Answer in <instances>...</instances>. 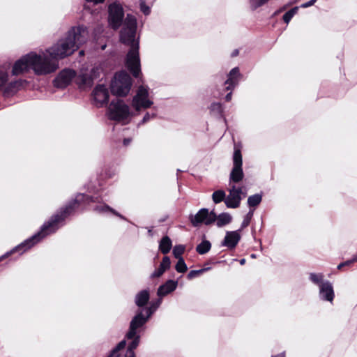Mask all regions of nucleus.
Listing matches in <instances>:
<instances>
[{
    "label": "nucleus",
    "instance_id": "37",
    "mask_svg": "<svg viewBox=\"0 0 357 357\" xmlns=\"http://www.w3.org/2000/svg\"><path fill=\"white\" fill-rule=\"evenodd\" d=\"M253 217V211H250L245 216L244 219H243V221L241 224V229H239V231H241L242 229H245V227H248L250 222H251V220Z\"/></svg>",
    "mask_w": 357,
    "mask_h": 357
},
{
    "label": "nucleus",
    "instance_id": "28",
    "mask_svg": "<svg viewBox=\"0 0 357 357\" xmlns=\"http://www.w3.org/2000/svg\"><path fill=\"white\" fill-rule=\"evenodd\" d=\"M262 200V195L260 194H255L251 195L248 199V204L249 207H256L257 206Z\"/></svg>",
    "mask_w": 357,
    "mask_h": 357
},
{
    "label": "nucleus",
    "instance_id": "25",
    "mask_svg": "<svg viewBox=\"0 0 357 357\" xmlns=\"http://www.w3.org/2000/svg\"><path fill=\"white\" fill-rule=\"evenodd\" d=\"M232 218L228 213H222L220 215H216V225L218 227H222L231 222Z\"/></svg>",
    "mask_w": 357,
    "mask_h": 357
},
{
    "label": "nucleus",
    "instance_id": "31",
    "mask_svg": "<svg viewBox=\"0 0 357 357\" xmlns=\"http://www.w3.org/2000/svg\"><path fill=\"white\" fill-rule=\"evenodd\" d=\"M131 340L132 342L128 344L126 352L135 353V349H137L139 344L140 336L139 335H135V336L133 337Z\"/></svg>",
    "mask_w": 357,
    "mask_h": 357
},
{
    "label": "nucleus",
    "instance_id": "23",
    "mask_svg": "<svg viewBox=\"0 0 357 357\" xmlns=\"http://www.w3.org/2000/svg\"><path fill=\"white\" fill-rule=\"evenodd\" d=\"M150 299L149 291L144 289L140 291L135 296V304L139 307H144Z\"/></svg>",
    "mask_w": 357,
    "mask_h": 357
},
{
    "label": "nucleus",
    "instance_id": "29",
    "mask_svg": "<svg viewBox=\"0 0 357 357\" xmlns=\"http://www.w3.org/2000/svg\"><path fill=\"white\" fill-rule=\"evenodd\" d=\"M226 199V194L224 190H215L212 194V199L215 204L220 203L221 202L225 200Z\"/></svg>",
    "mask_w": 357,
    "mask_h": 357
},
{
    "label": "nucleus",
    "instance_id": "4",
    "mask_svg": "<svg viewBox=\"0 0 357 357\" xmlns=\"http://www.w3.org/2000/svg\"><path fill=\"white\" fill-rule=\"evenodd\" d=\"M132 84V80L127 72H117L110 84L111 93L117 97H126L129 93Z\"/></svg>",
    "mask_w": 357,
    "mask_h": 357
},
{
    "label": "nucleus",
    "instance_id": "2",
    "mask_svg": "<svg viewBox=\"0 0 357 357\" xmlns=\"http://www.w3.org/2000/svg\"><path fill=\"white\" fill-rule=\"evenodd\" d=\"M30 69L37 75H47L58 69V63L55 61H51L46 55L41 56L31 52L15 62L12 75L17 76L29 72Z\"/></svg>",
    "mask_w": 357,
    "mask_h": 357
},
{
    "label": "nucleus",
    "instance_id": "52",
    "mask_svg": "<svg viewBox=\"0 0 357 357\" xmlns=\"http://www.w3.org/2000/svg\"><path fill=\"white\" fill-rule=\"evenodd\" d=\"M130 141H131V139H129V138H125V139H123V144H124L125 146H128V145L130 144Z\"/></svg>",
    "mask_w": 357,
    "mask_h": 357
},
{
    "label": "nucleus",
    "instance_id": "22",
    "mask_svg": "<svg viewBox=\"0 0 357 357\" xmlns=\"http://www.w3.org/2000/svg\"><path fill=\"white\" fill-rule=\"evenodd\" d=\"M76 83L80 89L91 88L93 84V78L89 74H82L77 77Z\"/></svg>",
    "mask_w": 357,
    "mask_h": 357
},
{
    "label": "nucleus",
    "instance_id": "56",
    "mask_svg": "<svg viewBox=\"0 0 357 357\" xmlns=\"http://www.w3.org/2000/svg\"><path fill=\"white\" fill-rule=\"evenodd\" d=\"M245 263V259H241V260H240V264H242V265H243V264H244Z\"/></svg>",
    "mask_w": 357,
    "mask_h": 357
},
{
    "label": "nucleus",
    "instance_id": "45",
    "mask_svg": "<svg viewBox=\"0 0 357 357\" xmlns=\"http://www.w3.org/2000/svg\"><path fill=\"white\" fill-rule=\"evenodd\" d=\"M154 116H155V114H152V116H151V118H153ZM151 119V115L149 114V112H147V113L144 115V118H143V119H142V123H146L147 121H149V119Z\"/></svg>",
    "mask_w": 357,
    "mask_h": 357
},
{
    "label": "nucleus",
    "instance_id": "46",
    "mask_svg": "<svg viewBox=\"0 0 357 357\" xmlns=\"http://www.w3.org/2000/svg\"><path fill=\"white\" fill-rule=\"evenodd\" d=\"M110 212L114 214V215L124 220L125 218L121 215L120 214L119 212H117L116 211H115L114 208H112V211H110Z\"/></svg>",
    "mask_w": 357,
    "mask_h": 357
},
{
    "label": "nucleus",
    "instance_id": "8",
    "mask_svg": "<svg viewBox=\"0 0 357 357\" xmlns=\"http://www.w3.org/2000/svg\"><path fill=\"white\" fill-rule=\"evenodd\" d=\"M124 10L123 6L115 1L108 6V23L114 30L119 29L123 24L124 19Z\"/></svg>",
    "mask_w": 357,
    "mask_h": 357
},
{
    "label": "nucleus",
    "instance_id": "26",
    "mask_svg": "<svg viewBox=\"0 0 357 357\" xmlns=\"http://www.w3.org/2000/svg\"><path fill=\"white\" fill-rule=\"evenodd\" d=\"M124 29H135L137 30V19L132 14H127L124 20Z\"/></svg>",
    "mask_w": 357,
    "mask_h": 357
},
{
    "label": "nucleus",
    "instance_id": "38",
    "mask_svg": "<svg viewBox=\"0 0 357 357\" xmlns=\"http://www.w3.org/2000/svg\"><path fill=\"white\" fill-rule=\"evenodd\" d=\"M310 279L313 283L319 284V286L321 283H324V282H323L324 275L322 274L311 273Z\"/></svg>",
    "mask_w": 357,
    "mask_h": 357
},
{
    "label": "nucleus",
    "instance_id": "39",
    "mask_svg": "<svg viewBox=\"0 0 357 357\" xmlns=\"http://www.w3.org/2000/svg\"><path fill=\"white\" fill-rule=\"evenodd\" d=\"M211 112L220 114L222 112V107L220 102H213L210 106Z\"/></svg>",
    "mask_w": 357,
    "mask_h": 357
},
{
    "label": "nucleus",
    "instance_id": "17",
    "mask_svg": "<svg viewBox=\"0 0 357 357\" xmlns=\"http://www.w3.org/2000/svg\"><path fill=\"white\" fill-rule=\"evenodd\" d=\"M93 93L96 101L101 105L108 103L109 94L107 89L104 85L99 84L96 86Z\"/></svg>",
    "mask_w": 357,
    "mask_h": 357
},
{
    "label": "nucleus",
    "instance_id": "9",
    "mask_svg": "<svg viewBox=\"0 0 357 357\" xmlns=\"http://www.w3.org/2000/svg\"><path fill=\"white\" fill-rule=\"evenodd\" d=\"M190 221L192 226L197 227L202 224L210 225L215 222L216 213L212 211H208L207 208L200 209L195 215H190Z\"/></svg>",
    "mask_w": 357,
    "mask_h": 357
},
{
    "label": "nucleus",
    "instance_id": "16",
    "mask_svg": "<svg viewBox=\"0 0 357 357\" xmlns=\"http://www.w3.org/2000/svg\"><path fill=\"white\" fill-rule=\"evenodd\" d=\"M239 231V230L227 231L222 245L228 248L229 250L234 249L241 240V235Z\"/></svg>",
    "mask_w": 357,
    "mask_h": 357
},
{
    "label": "nucleus",
    "instance_id": "30",
    "mask_svg": "<svg viewBox=\"0 0 357 357\" xmlns=\"http://www.w3.org/2000/svg\"><path fill=\"white\" fill-rule=\"evenodd\" d=\"M126 345V340H122L110 351L107 357H119V351L125 348Z\"/></svg>",
    "mask_w": 357,
    "mask_h": 357
},
{
    "label": "nucleus",
    "instance_id": "36",
    "mask_svg": "<svg viewBox=\"0 0 357 357\" xmlns=\"http://www.w3.org/2000/svg\"><path fill=\"white\" fill-rule=\"evenodd\" d=\"M185 248L183 245H176L173 249V255L176 259L183 258L182 255L184 253Z\"/></svg>",
    "mask_w": 357,
    "mask_h": 357
},
{
    "label": "nucleus",
    "instance_id": "54",
    "mask_svg": "<svg viewBox=\"0 0 357 357\" xmlns=\"http://www.w3.org/2000/svg\"><path fill=\"white\" fill-rule=\"evenodd\" d=\"M344 266H344V263H343V262H342V263H340V264L337 266V269H338V270H342V268H343V267H344Z\"/></svg>",
    "mask_w": 357,
    "mask_h": 357
},
{
    "label": "nucleus",
    "instance_id": "43",
    "mask_svg": "<svg viewBox=\"0 0 357 357\" xmlns=\"http://www.w3.org/2000/svg\"><path fill=\"white\" fill-rule=\"evenodd\" d=\"M356 261H357V254L351 259L344 261L343 263L345 266H350L351 264H353L354 262H356Z\"/></svg>",
    "mask_w": 357,
    "mask_h": 357
},
{
    "label": "nucleus",
    "instance_id": "24",
    "mask_svg": "<svg viewBox=\"0 0 357 357\" xmlns=\"http://www.w3.org/2000/svg\"><path fill=\"white\" fill-rule=\"evenodd\" d=\"M172 247V242L168 236H163L159 243V250L164 255L168 254Z\"/></svg>",
    "mask_w": 357,
    "mask_h": 357
},
{
    "label": "nucleus",
    "instance_id": "14",
    "mask_svg": "<svg viewBox=\"0 0 357 357\" xmlns=\"http://www.w3.org/2000/svg\"><path fill=\"white\" fill-rule=\"evenodd\" d=\"M135 29H124L120 31V41L121 43L128 45L132 48L134 46L139 47V43L135 42Z\"/></svg>",
    "mask_w": 357,
    "mask_h": 357
},
{
    "label": "nucleus",
    "instance_id": "35",
    "mask_svg": "<svg viewBox=\"0 0 357 357\" xmlns=\"http://www.w3.org/2000/svg\"><path fill=\"white\" fill-rule=\"evenodd\" d=\"M175 269L180 273H184L187 271L188 267L183 258L178 259V261L175 266Z\"/></svg>",
    "mask_w": 357,
    "mask_h": 357
},
{
    "label": "nucleus",
    "instance_id": "13",
    "mask_svg": "<svg viewBox=\"0 0 357 357\" xmlns=\"http://www.w3.org/2000/svg\"><path fill=\"white\" fill-rule=\"evenodd\" d=\"M76 73L74 70L64 69L54 79V86L56 88L64 89L71 83Z\"/></svg>",
    "mask_w": 357,
    "mask_h": 357
},
{
    "label": "nucleus",
    "instance_id": "49",
    "mask_svg": "<svg viewBox=\"0 0 357 357\" xmlns=\"http://www.w3.org/2000/svg\"><path fill=\"white\" fill-rule=\"evenodd\" d=\"M219 263L218 261H214L213 260H210L208 261V262H206L204 266V268H208L207 265L208 264H218Z\"/></svg>",
    "mask_w": 357,
    "mask_h": 357
},
{
    "label": "nucleus",
    "instance_id": "15",
    "mask_svg": "<svg viewBox=\"0 0 357 357\" xmlns=\"http://www.w3.org/2000/svg\"><path fill=\"white\" fill-rule=\"evenodd\" d=\"M227 79L225 82V89L227 91L233 90L238 84L242 75L240 73L239 68H232L227 76Z\"/></svg>",
    "mask_w": 357,
    "mask_h": 357
},
{
    "label": "nucleus",
    "instance_id": "21",
    "mask_svg": "<svg viewBox=\"0 0 357 357\" xmlns=\"http://www.w3.org/2000/svg\"><path fill=\"white\" fill-rule=\"evenodd\" d=\"M24 82H25V80L18 79V80L10 82L7 85L5 84L4 85L5 88L3 90L4 95L5 96H10V95L15 94V93H17V91H18V90L21 87H22L23 84Z\"/></svg>",
    "mask_w": 357,
    "mask_h": 357
},
{
    "label": "nucleus",
    "instance_id": "42",
    "mask_svg": "<svg viewBox=\"0 0 357 357\" xmlns=\"http://www.w3.org/2000/svg\"><path fill=\"white\" fill-rule=\"evenodd\" d=\"M96 210L100 211V212H106L112 211V207H110L107 204H104L103 206H98L96 207Z\"/></svg>",
    "mask_w": 357,
    "mask_h": 357
},
{
    "label": "nucleus",
    "instance_id": "1",
    "mask_svg": "<svg viewBox=\"0 0 357 357\" xmlns=\"http://www.w3.org/2000/svg\"><path fill=\"white\" fill-rule=\"evenodd\" d=\"M94 202L95 200L92 196L81 193L77 194L73 199L60 208L47 222H45L38 233L0 257V261L15 253H18L19 256L22 255L46 236L55 232L67 218L74 215L79 209H83L86 205Z\"/></svg>",
    "mask_w": 357,
    "mask_h": 357
},
{
    "label": "nucleus",
    "instance_id": "53",
    "mask_svg": "<svg viewBox=\"0 0 357 357\" xmlns=\"http://www.w3.org/2000/svg\"><path fill=\"white\" fill-rule=\"evenodd\" d=\"M125 357H135V353L126 352Z\"/></svg>",
    "mask_w": 357,
    "mask_h": 357
},
{
    "label": "nucleus",
    "instance_id": "47",
    "mask_svg": "<svg viewBox=\"0 0 357 357\" xmlns=\"http://www.w3.org/2000/svg\"><path fill=\"white\" fill-rule=\"evenodd\" d=\"M110 212L114 214V215L124 220L125 218L121 215L120 214L119 212H117L116 211H115L114 208H112V211H110Z\"/></svg>",
    "mask_w": 357,
    "mask_h": 357
},
{
    "label": "nucleus",
    "instance_id": "50",
    "mask_svg": "<svg viewBox=\"0 0 357 357\" xmlns=\"http://www.w3.org/2000/svg\"><path fill=\"white\" fill-rule=\"evenodd\" d=\"M231 96H232V93H231V92L228 93L226 95V96H225V100H226L227 102L230 101V100H231Z\"/></svg>",
    "mask_w": 357,
    "mask_h": 357
},
{
    "label": "nucleus",
    "instance_id": "27",
    "mask_svg": "<svg viewBox=\"0 0 357 357\" xmlns=\"http://www.w3.org/2000/svg\"><path fill=\"white\" fill-rule=\"evenodd\" d=\"M211 243L207 240H204L199 245H197L196 247V251L199 255H204L211 250Z\"/></svg>",
    "mask_w": 357,
    "mask_h": 357
},
{
    "label": "nucleus",
    "instance_id": "3",
    "mask_svg": "<svg viewBox=\"0 0 357 357\" xmlns=\"http://www.w3.org/2000/svg\"><path fill=\"white\" fill-rule=\"evenodd\" d=\"M86 32L83 26H73L66 33L65 38L60 39L53 45L47 56L51 61L59 64V60L72 55L79 47L86 42Z\"/></svg>",
    "mask_w": 357,
    "mask_h": 357
},
{
    "label": "nucleus",
    "instance_id": "18",
    "mask_svg": "<svg viewBox=\"0 0 357 357\" xmlns=\"http://www.w3.org/2000/svg\"><path fill=\"white\" fill-rule=\"evenodd\" d=\"M320 296L323 300L332 302L334 299V291L332 284L328 282H324L320 284Z\"/></svg>",
    "mask_w": 357,
    "mask_h": 357
},
{
    "label": "nucleus",
    "instance_id": "51",
    "mask_svg": "<svg viewBox=\"0 0 357 357\" xmlns=\"http://www.w3.org/2000/svg\"><path fill=\"white\" fill-rule=\"evenodd\" d=\"M238 54H239V51H238V50L236 49V50H234L232 52V53H231V57H235V56H238Z\"/></svg>",
    "mask_w": 357,
    "mask_h": 357
},
{
    "label": "nucleus",
    "instance_id": "6",
    "mask_svg": "<svg viewBox=\"0 0 357 357\" xmlns=\"http://www.w3.org/2000/svg\"><path fill=\"white\" fill-rule=\"evenodd\" d=\"M243 158L241 150L239 147L234 145L233 154V167L229 175V184L238 183L244 178L243 171Z\"/></svg>",
    "mask_w": 357,
    "mask_h": 357
},
{
    "label": "nucleus",
    "instance_id": "57",
    "mask_svg": "<svg viewBox=\"0 0 357 357\" xmlns=\"http://www.w3.org/2000/svg\"><path fill=\"white\" fill-rule=\"evenodd\" d=\"M79 54H80V55H83V54H84V51H83V50L80 51V52H79Z\"/></svg>",
    "mask_w": 357,
    "mask_h": 357
},
{
    "label": "nucleus",
    "instance_id": "5",
    "mask_svg": "<svg viewBox=\"0 0 357 357\" xmlns=\"http://www.w3.org/2000/svg\"><path fill=\"white\" fill-rule=\"evenodd\" d=\"M109 119L116 121H122L130 116L129 107L122 100H113L109 106Z\"/></svg>",
    "mask_w": 357,
    "mask_h": 357
},
{
    "label": "nucleus",
    "instance_id": "12",
    "mask_svg": "<svg viewBox=\"0 0 357 357\" xmlns=\"http://www.w3.org/2000/svg\"><path fill=\"white\" fill-rule=\"evenodd\" d=\"M144 309L139 310L137 312L136 315L132 318L130 323L129 331L127 333L126 337L127 339H132L133 337L137 334V330L141 327H142L149 320L150 317H148L147 315H144L143 314Z\"/></svg>",
    "mask_w": 357,
    "mask_h": 357
},
{
    "label": "nucleus",
    "instance_id": "19",
    "mask_svg": "<svg viewBox=\"0 0 357 357\" xmlns=\"http://www.w3.org/2000/svg\"><path fill=\"white\" fill-rule=\"evenodd\" d=\"M178 286V282L176 280H168L158 289L157 294L159 296H165L174 291Z\"/></svg>",
    "mask_w": 357,
    "mask_h": 357
},
{
    "label": "nucleus",
    "instance_id": "44",
    "mask_svg": "<svg viewBox=\"0 0 357 357\" xmlns=\"http://www.w3.org/2000/svg\"><path fill=\"white\" fill-rule=\"evenodd\" d=\"M317 0H310L306 3L301 4V7L303 8H308L310 6H313L317 2Z\"/></svg>",
    "mask_w": 357,
    "mask_h": 357
},
{
    "label": "nucleus",
    "instance_id": "20",
    "mask_svg": "<svg viewBox=\"0 0 357 357\" xmlns=\"http://www.w3.org/2000/svg\"><path fill=\"white\" fill-rule=\"evenodd\" d=\"M171 266V260L168 256H165L158 267L151 275V278H160L163 275V273L170 268Z\"/></svg>",
    "mask_w": 357,
    "mask_h": 357
},
{
    "label": "nucleus",
    "instance_id": "48",
    "mask_svg": "<svg viewBox=\"0 0 357 357\" xmlns=\"http://www.w3.org/2000/svg\"><path fill=\"white\" fill-rule=\"evenodd\" d=\"M87 2H92L94 4L102 3L105 0H85Z\"/></svg>",
    "mask_w": 357,
    "mask_h": 357
},
{
    "label": "nucleus",
    "instance_id": "7",
    "mask_svg": "<svg viewBox=\"0 0 357 357\" xmlns=\"http://www.w3.org/2000/svg\"><path fill=\"white\" fill-rule=\"evenodd\" d=\"M126 66L135 78H139L142 75L139 47L136 45L130 48L126 58Z\"/></svg>",
    "mask_w": 357,
    "mask_h": 357
},
{
    "label": "nucleus",
    "instance_id": "40",
    "mask_svg": "<svg viewBox=\"0 0 357 357\" xmlns=\"http://www.w3.org/2000/svg\"><path fill=\"white\" fill-rule=\"evenodd\" d=\"M139 8H140V10L145 15H148L150 14L151 13V9L146 4V3L141 0L140 2H139Z\"/></svg>",
    "mask_w": 357,
    "mask_h": 357
},
{
    "label": "nucleus",
    "instance_id": "34",
    "mask_svg": "<svg viewBox=\"0 0 357 357\" xmlns=\"http://www.w3.org/2000/svg\"><path fill=\"white\" fill-rule=\"evenodd\" d=\"M210 269H211V268H202L199 270H192L188 273L187 278L188 280H192V279L202 275L204 272L209 271Z\"/></svg>",
    "mask_w": 357,
    "mask_h": 357
},
{
    "label": "nucleus",
    "instance_id": "41",
    "mask_svg": "<svg viewBox=\"0 0 357 357\" xmlns=\"http://www.w3.org/2000/svg\"><path fill=\"white\" fill-rule=\"evenodd\" d=\"M8 80V75L5 72H0V89L4 86Z\"/></svg>",
    "mask_w": 357,
    "mask_h": 357
},
{
    "label": "nucleus",
    "instance_id": "55",
    "mask_svg": "<svg viewBox=\"0 0 357 357\" xmlns=\"http://www.w3.org/2000/svg\"><path fill=\"white\" fill-rule=\"evenodd\" d=\"M272 357H285V355L284 353H280L277 355L273 356Z\"/></svg>",
    "mask_w": 357,
    "mask_h": 357
},
{
    "label": "nucleus",
    "instance_id": "33",
    "mask_svg": "<svg viewBox=\"0 0 357 357\" xmlns=\"http://www.w3.org/2000/svg\"><path fill=\"white\" fill-rule=\"evenodd\" d=\"M298 10V7L296 6L290 9L289 11L284 13V15L282 17V19L284 22L287 24H288L291 18L294 17V15L297 13Z\"/></svg>",
    "mask_w": 357,
    "mask_h": 357
},
{
    "label": "nucleus",
    "instance_id": "10",
    "mask_svg": "<svg viewBox=\"0 0 357 357\" xmlns=\"http://www.w3.org/2000/svg\"><path fill=\"white\" fill-rule=\"evenodd\" d=\"M229 195L226 197L225 204L227 208H236L240 206L241 201L246 196L243 192V187H236L234 184H229Z\"/></svg>",
    "mask_w": 357,
    "mask_h": 357
},
{
    "label": "nucleus",
    "instance_id": "32",
    "mask_svg": "<svg viewBox=\"0 0 357 357\" xmlns=\"http://www.w3.org/2000/svg\"><path fill=\"white\" fill-rule=\"evenodd\" d=\"M160 303H161L160 300L158 299L156 301L152 302L151 303L150 307H146L144 310V311H145L146 314L147 315L148 317H151V315L153 314V312L157 310V308L160 305Z\"/></svg>",
    "mask_w": 357,
    "mask_h": 357
},
{
    "label": "nucleus",
    "instance_id": "11",
    "mask_svg": "<svg viewBox=\"0 0 357 357\" xmlns=\"http://www.w3.org/2000/svg\"><path fill=\"white\" fill-rule=\"evenodd\" d=\"M149 91L143 86H139L136 95L132 99V106L136 111H140L142 108L147 109L151 107L153 102L148 99Z\"/></svg>",
    "mask_w": 357,
    "mask_h": 357
}]
</instances>
